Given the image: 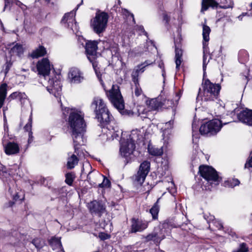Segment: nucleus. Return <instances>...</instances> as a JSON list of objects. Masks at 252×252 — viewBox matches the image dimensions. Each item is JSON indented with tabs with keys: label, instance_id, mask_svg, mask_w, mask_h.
<instances>
[{
	"label": "nucleus",
	"instance_id": "f257e3e1",
	"mask_svg": "<svg viewBox=\"0 0 252 252\" xmlns=\"http://www.w3.org/2000/svg\"><path fill=\"white\" fill-rule=\"evenodd\" d=\"M91 107L94 109L95 117L98 121L101 123L106 124V126L103 128L102 131L105 134L107 140H113L118 137L122 133V130L112 121L113 117L110 115L102 99L99 97H94Z\"/></svg>",
	"mask_w": 252,
	"mask_h": 252
},
{
	"label": "nucleus",
	"instance_id": "f03ea898",
	"mask_svg": "<svg viewBox=\"0 0 252 252\" xmlns=\"http://www.w3.org/2000/svg\"><path fill=\"white\" fill-rule=\"evenodd\" d=\"M84 117L82 111L75 109L70 110L67 122L68 131L73 139L75 152L78 156L79 146L83 145L86 141L84 137L86 126Z\"/></svg>",
	"mask_w": 252,
	"mask_h": 252
},
{
	"label": "nucleus",
	"instance_id": "7ed1b4c3",
	"mask_svg": "<svg viewBox=\"0 0 252 252\" xmlns=\"http://www.w3.org/2000/svg\"><path fill=\"white\" fill-rule=\"evenodd\" d=\"M221 86L219 84L213 83L209 79H203L201 87L199 88L196 99L211 101L216 100L219 95Z\"/></svg>",
	"mask_w": 252,
	"mask_h": 252
},
{
	"label": "nucleus",
	"instance_id": "20e7f679",
	"mask_svg": "<svg viewBox=\"0 0 252 252\" xmlns=\"http://www.w3.org/2000/svg\"><path fill=\"white\" fill-rule=\"evenodd\" d=\"M231 121L226 122L223 120L213 119L201 125L199 131L202 135L208 136L216 134L221 129L223 125H226Z\"/></svg>",
	"mask_w": 252,
	"mask_h": 252
},
{
	"label": "nucleus",
	"instance_id": "39448f33",
	"mask_svg": "<svg viewBox=\"0 0 252 252\" xmlns=\"http://www.w3.org/2000/svg\"><path fill=\"white\" fill-rule=\"evenodd\" d=\"M226 4L223 5H219V3L215 0H202L201 12L207 10L209 7L213 8H217L220 7V9L217 11V16L221 19L226 16L227 13L225 12L224 9L227 8H232L233 6V2L232 0H225Z\"/></svg>",
	"mask_w": 252,
	"mask_h": 252
},
{
	"label": "nucleus",
	"instance_id": "423d86ee",
	"mask_svg": "<svg viewBox=\"0 0 252 252\" xmlns=\"http://www.w3.org/2000/svg\"><path fill=\"white\" fill-rule=\"evenodd\" d=\"M108 20V15L106 13H96L91 24L94 31L98 34L104 32L107 27Z\"/></svg>",
	"mask_w": 252,
	"mask_h": 252
},
{
	"label": "nucleus",
	"instance_id": "0eeeda50",
	"mask_svg": "<svg viewBox=\"0 0 252 252\" xmlns=\"http://www.w3.org/2000/svg\"><path fill=\"white\" fill-rule=\"evenodd\" d=\"M152 63L149 61H146L144 63L137 66L136 68L132 72L131 74L132 80L135 84L134 94L138 96L142 93V89L140 87L138 80V76L139 74L143 73L146 66L151 64Z\"/></svg>",
	"mask_w": 252,
	"mask_h": 252
},
{
	"label": "nucleus",
	"instance_id": "6e6552de",
	"mask_svg": "<svg viewBox=\"0 0 252 252\" xmlns=\"http://www.w3.org/2000/svg\"><path fill=\"white\" fill-rule=\"evenodd\" d=\"M199 172L201 176L211 184H212L213 182L215 185L219 184L218 175L216 171L212 167L207 165H201L199 166Z\"/></svg>",
	"mask_w": 252,
	"mask_h": 252
},
{
	"label": "nucleus",
	"instance_id": "1a4fd4ad",
	"mask_svg": "<svg viewBox=\"0 0 252 252\" xmlns=\"http://www.w3.org/2000/svg\"><path fill=\"white\" fill-rule=\"evenodd\" d=\"M134 132H132L129 136V139L126 141H121L120 152L121 155L127 159L133 154L135 148Z\"/></svg>",
	"mask_w": 252,
	"mask_h": 252
},
{
	"label": "nucleus",
	"instance_id": "9d476101",
	"mask_svg": "<svg viewBox=\"0 0 252 252\" xmlns=\"http://www.w3.org/2000/svg\"><path fill=\"white\" fill-rule=\"evenodd\" d=\"M107 95L115 107L119 110L124 109V100L118 86L113 85Z\"/></svg>",
	"mask_w": 252,
	"mask_h": 252
},
{
	"label": "nucleus",
	"instance_id": "9b49d317",
	"mask_svg": "<svg viewBox=\"0 0 252 252\" xmlns=\"http://www.w3.org/2000/svg\"><path fill=\"white\" fill-rule=\"evenodd\" d=\"M59 78L60 76H58V78L56 76L52 79L49 78L48 80L49 86L47 87V89L50 94H52L57 98L58 102H60L61 101L62 85Z\"/></svg>",
	"mask_w": 252,
	"mask_h": 252
},
{
	"label": "nucleus",
	"instance_id": "f8f14e48",
	"mask_svg": "<svg viewBox=\"0 0 252 252\" xmlns=\"http://www.w3.org/2000/svg\"><path fill=\"white\" fill-rule=\"evenodd\" d=\"M168 226L167 223H164L158 228H155L154 231L149 234L146 237L147 241H153L155 243H159L165 238V234L167 233L166 227Z\"/></svg>",
	"mask_w": 252,
	"mask_h": 252
},
{
	"label": "nucleus",
	"instance_id": "ddd939ff",
	"mask_svg": "<svg viewBox=\"0 0 252 252\" xmlns=\"http://www.w3.org/2000/svg\"><path fill=\"white\" fill-rule=\"evenodd\" d=\"M150 168V163L149 161H144L140 165L139 169L137 174L133 177L135 183L141 185L144 182Z\"/></svg>",
	"mask_w": 252,
	"mask_h": 252
},
{
	"label": "nucleus",
	"instance_id": "4468645a",
	"mask_svg": "<svg viewBox=\"0 0 252 252\" xmlns=\"http://www.w3.org/2000/svg\"><path fill=\"white\" fill-rule=\"evenodd\" d=\"M75 13L71 11L65 14L62 20L61 23L65 27L70 29L73 32H77L78 27L75 20Z\"/></svg>",
	"mask_w": 252,
	"mask_h": 252
},
{
	"label": "nucleus",
	"instance_id": "2eb2a0df",
	"mask_svg": "<svg viewBox=\"0 0 252 252\" xmlns=\"http://www.w3.org/2000/svg\"><path fill=\"white\" fill-rule=\"evenodd\" d=\"M97 45V42L96 41H89L86 43L85 49L87 58L93 64L96 58Z\"/></svg>",
	"mask_w": 252,
	"mask_h": 252
},
{
	"label": "nucleus",
	"instance_id": "dca6fc26",
	"mask_svg": "<svg viewBox=\"0 0 252 252\" xmlns=\"http://www.w3.org/2000/svg\"><path fill=\"white\" fill-rule=\"evenodd\" d=\"M36 67L38 74L46 77L49 75L53 65L50 63L48 59L43 58L38 61Z\"/></svg>",
	"mask_w": 252,
	"mask_h": 252
},
{
	"label": "nucleus",
	"instance_id": "f3484780",
	"mask_svg": "<svg viewBox=\"0 0 252 252\" xmlns=\"http://www.w3.org/2000/svg\"><path fill=\"white\" fill-rule=\"evenodd\" d=\"M88 207L92 214L100 217L105 212V206L101 202L96 200L91 201L88 204Z\"/></svg>",
	"mask_w": 252,
	"mask_h": 252
},
{
	"label": "nucleus",
	"instance_id": "a211bd4d",
	"mask_svg": "<svg viewBox=\"0 0 252 252\" xmlns=\"http://www.w3.org/2000/svg\"><path fill=\"white\" fill-rule=\"evenodd\" d=\"M148 221L133 218L131 220L130 231L132 233L141 232L145 229L148 227Z\"/></svg>",
	"mask_w": 252,
	"mask_h": 252
},
{
	"label": "nucleus",
	"instance_id": "6ab92c4d",
	"mask_svg": "<svg viewBox=\"0 0 252 252\" xmlns=\"http://www.w3.org/2000/svg\"><path fill=\"white\" fill-rule=\"evenodd\" d=\"M238 119L243 123L252 126V110L246 109L238 115Z\"/></svg>",
	"mask_w": 252,
	"mask_h": 252
},
{
	"label": "nucleus",
	"instance_id": "aec40b11",
	"mask_svg": "<svg viewBox=\"0 0 252 252\" xmlns=\"http://www.w3.org/2000/svg\"><path fill=\"white\" fill-rule=\"evenodd\" d=\"M68 77L73 83H79L84 79L82 73L77 68H72L70 69Z\"/></svg>",
	"mask_w": 252,
	"mask_h": 252
},
{
	"label": "nucleus",
	"instance_id": "412c9836",
	"mask_svg": "<svg viewBox=\"0 0 252 252\" xmlns=\"http://www.w3.org/2000/svg\"><path fill=\"white\" fill-rule=\"evenodd\" d=\"M4 148L5 153L7 155L17 154L20 151L18 144L14 142H8L4 146Z\"/></svg>",
	"mask_w": 252,
	"mask_h": 252
},
{
	"label": "nucleus",
	"instance_id": "4be33fe9",
	"mask_svg": "<svg viewBox=\"0 0 252 252\" xmlns=\"http://www.w3.org/2000/svg\"><path fill=\"white\" fill-rule=\"evenodd\" d=\"M49 243L53 251L57 252H64L60 237H53L50 240Z\"/></svg>",
	"mask_w": 252,
	"mask_h": 252
},
{
	"label": "nucleus",
	"instance_id": "5701e85b",
	"mask_svg": "<svg viewBox=\"0 0 252 252\" xmlns=\"http://www.w3.org/2000/svg\"><path fill=\"white\" fill-rule=\"evenodd\" d=\"M46 50L43 46H39L33 50L29 55L32 59H36L44 56L46 54Z\"/></svg>",
	"mask_w": 252,
	"mask_h": 252
},
{
	"label": "nucleus",
	"instance_id": "b1692460",
	"mask_svg": "<svg viewBox=\"0 0 252 252\" xmlns=\"http://www.w3.org/2000/svg\"><path fill=\"white\" fill-rule=\"evenodd\" d=\"M8 98L10 99H17L21 102L22 104L25 103L27 101L26 94L24 93L21 92L13 93L9 95Z\"/></svg>",
	"mask_w": 252,
	"mask_h": 252
},
{
	"label": "nucleus",
	"instance_id": "393cba45",
	"mask_svg": "<svg viewBox=\"0 0 252 252\" xmlns=\"http://www.w3.org/2000/svg\"><path fill=\"white\" fill-rule=\"evenodd\" d=\"M7 85L5 83L2 84L0 86V108H1L4 102L7 92Z\"/></svg>",
	"mask_w": 252,
	"mask_h": 252
},
{
	"label": "nucleus",
	"instance_id": "a878e982",
	"mask_svg": "<svg viewBox=\"0 0 252 252\" xmlns=\"http://www.w3.org/2000/svg\"><path fill=\"white\" fill-rule=\"evenodd\" d=\"M24 53V49L21 45L16 44L10 50L11 56L21 57Z\"/></svg>",
	"mask_w": 252,
	"mask_h": 252
},
{
	"label": "nucleus",
	"instance_id": "bb28decb",
	"mask_svg": "<svg viewBox=\"0 0 252 252\" xmlns=\"http://www.w3.org/2000/svg\"><path fill=\"white\" fill-rule=\"evenodd\" d=\"M181 94L180 93L177 94L176 95L175 101H173L172 99H170L169 98L167 99L163 100L162 101L160 102L161 104L162 105H165L167 107H172V106H174L177 104L178 101L180 98Z\"/></svg>",
	"mask_w": 252,
	"mask_h": 252
},
{
	"label": "nucleus",
	"instance_id": "cd10ccee",
	"mask_svg": "<svg viewBox=\"0 0 252 252\" xmlns=\"http://www.w3.org/2000/svg\"><path fill=\"white\" fill-rule=\"evenodd\" d=\"M79 159L75 155H71L67 158V167L68 169H72L78 164Z\"/></svg>",
	"mask_w": 252,
	"mask_h": 252
},
{
	"label": "nucleus",
	"instance_id": "c85d7f7f",
	"mask_svg": "<svg viewBox=\"0 0 252 252\" xmlns=\"http://www.w3.org/2000/svg\"><path fill=\"white\" fill-rule=\"evenodd\" d=\"M173 121H170L164 124V126L161 127V129L162 130L163 132V139H165L166 136V135H168L170 131V129H171L173 127Z\"/></svg>",
	"mask_w": 252,
	"mask_h": 252
},
{
	"label": "nucleus",
	"instance_id": "c756f323",
	"mask_svg": "<svg viewBox=\"0 0 252 252\" xmlns=\"http://www.w3.org/2000/svg\"><path fill=\"white\" fill-rule=\"evenodd\" d=\"M183 55V51L182 49L176 48H175V63L176 67L179 69L182 63V57Z\"/></svg>",
	"mask_w": 252,
	"mask_h": 252
},
{
	"label": "nucleus",
	"instance_id": "7c9ffc66",
	"mask_svg": "<svg viewBox=\"0 0 252 252\" xmlns=\"http://www.w3.org/2000/svg\"><path fill=\"white\" fill-rule=\"evenodd\" d=\"M211 32L210 28L206 26V25H203V40L205 42L203 43L204 47L206 46V42L209 41L210 38H209V34Z\"/></svg>",
	"mask_w": 252,
	"mask_h": 252
},
{
	"label": "nucleus",
	"instance_id": "2f4dec72",
	"mask_svg": "<svg viewBox=\"0 0 252 252\" xmlns=\"http://www.w3.org/2000/svg\"><path fill=\"white\" fill-rule=\"evenodd\" d=\"M148 152L150 154L155 156H161L163 153L162 148H158L155 147H149L148 148Z\"/></svg>",
	"mask_w": 252,
	"mask_h": 252
},
{
	"label": "nucleus",
	"instance_id": "473e14b6",
	"mask_svg": "<svg viewBox=\"0 0 252 252\" xmlns=\"http://www.w3.org/2000/svg\"><path fill=\"white\" fill-rule=\"evenodd\" d=\"M123 14L126 19L127 22H130L129 24H134L135 23L133 14L130 13L128 10L124 9L123 10Z\"/></svg>",
	"mask_w": 252,
	"mask_h": 252
},
{
	"label": "nucleus",
	"instance_id": "72a5a7b5",
	"mask_svg": "<svg viewBox=\"0 0 252 252\" xmlns=\"http://www.w3.org/2000/svg\"><path fill=\"white\" fill-rule=\"evenodd\" d=\"M95 176L101 178H102L103 179V182L101 184H99V187H100V188L109 187L110 186V181L108 179H107L105 177H104V176L102 175L101 174H100L97 172L95 173Z\"/></svg>",
	"mask_w": 252,
	"mask_h": 252
},
{
	"label": "nucleus",
	"instance_id": "f704fd0d",
	"mask_svg": "<svg viewBox=\"0 0 252 252\" xmlns=\"http://www.w3.org/2000/svg\"><path fill=\"white\" fill-rule=\"evenodd\" d=\"M147 105H149L150 109L156 110L160 106V103L157 99H152L147 102Z\"/></svg>",
	"mask_w": 252,
	"mask_h": 252
},
{
	"label": "nucleus",
	"instance_id": "c9c22d12",
	"mask_svg": "<svg viewBox=\"0 0 252 252\" xmlns=\"http://www.w3.org/2000/svg\"><path fill=\"white\" fill-rule=\"evenodd\" d=\"M32 124V115H31V116L29 119L28 123L24 126L25 130L26 131L29 132V142L31 140H32V138L33 137L32 136V133L31 132Z\"/></svg>",
	"mask_w": 252,
	"mask_h": 252
},
{
	"label": "nucleus",
	"instance_id": "e433bc0d",
	"mask_svg": "<svg viewBox=\"0 0 252 252\" xmlns=\"http://www.w3.org/2000/svg\"><path fill=\"white\" fill-rule=\"evenodd\" d=\"M149 110H147L144 106L139 105L137 107V112L138 116H141L142 118H145L147 117V113Z\"/></svg>",
	"mask_w": 252,
	"mask_h": 252
},
{
	"label": "nucleus",
	"instance_id": "4c0bfd02",
	"mask_svg": "<svg viewBox=\"0 0 252 252\" xmlns=\"http://www.w3.org/2000/svg\"><path fill=\"white\" fill-rule=\"evenodd\" d=\"M249 58V55L247 52L245 50H241L238 54V59L239 62L244 63L246 62Z\"/></svg>",
	"mask_w": 252,
	"mask_h": 252
},
{
	"label": "nucleus",
	"instance_id": "58836bf2",
	"mask_svg": "<svg viewBox=\"0 0 252 252\" xmlns=\"http://www.w3.org/2000/svg\"><path fill=\"white\" fill-rule=\"evenodd\" d=\"M32 243L38 250L44 246L45 241L40 238H35L33 240Z\"/></svg>",
	"mask_w": 252,
	"mask_h": 252
},
{
	"label": "nucleus",
	"instance_id": "ea45409f",
	"mask_svg": "<svg viewBox=\"0 0 252 252\" xmlns=\"http://www.w3.org/2000/svg\"><path fill=\"white\" fill-rule=\"evenodd\" d=\"M158 211L159 208L156 203L150 210V212L151 214L153 219L155 220L158 218Z\"/></svg>",
	"mask_w": 252,
	"mask_h": 252
},
{
	"label": "nucleus",
	"instance_id": "a19ab883",
	"mask_svg": "<svg viewBox=\"0 0 252 252\" xmlns=\"http://www.w3.org/2000/svg\"><path fill=\"white\" fill-rule=\"evenodd\" d=\"M74 178L75 176L74 174L71 173H68L65 175V182L67 185L71 186Z\"/></svg>",
	"mask_w": 252,
	"mask_h": 252
},
{
	"label": "nucleus",
	"instance_id": "79ce46f5",
	"mask_svg": "<svg viewBox=\"0 0 252 252\" xmlns=\"http://www.w3.org/2000/svg\"><path fill=\"white\" fill-rule=\"evenodd\" d=\"M17 238H16L15 237L12 236L10 238V240L11 241V243L13 245H16L17 244L19 243V242L21 240H19V238L21 239L23 237L19 233H17Z\"/></svg>",
	"mask_w": 252,
	"mask_h": 252
},
{
	"label": "nucleus",
	"instance_id": "37998d69",
	"mask_svg": "<svg viewBox=\"0 0 252 252\" xmlns=\"http://www.w3.org/2000/svg\"><path fill=\"white\" fill-rule=\"evenodd\" d=\"M249 249L246 243H243L239 246V249L236 252H248Z\"/></svg>",
	"mask_w": 252,
	"mask_h": 252
},
{
	"label": "nucleus",
	"instance_id": "c03bdc74",
	"mask_svg": "<svg viewBox=\"0 0 252 252\" xmlns=\"http://www.w3.org/2000/svg\"><path fill=\"white\" fill-rule=\"evenodd\" d=\"M240 184V182L238 179H232L227 182V185L228 187L233 188L235 186L238 185Z\"/></svg>",
	"mask_w": 252,
	"mask_h": 252
},
{
	"label": "nucleus",
	"instance_id": "a18cd8bd",
	"mask_svg": "<svg viewBox=\"0 0 252 252\" xmlns=\"http://www.w3.org/2000/svg\"><path fill=\"white\" fill-rule=\"evenodd\" d=\"M208 57V55H207L206 54H204V55H203V71H204V75L205 74V70H206V69L207 64H208V63L209 62V59H208L207 61Z\"/></svg>",
	"mask_w": 252,
	"mask_h": 252
},
{
	"label": "nucleus",
	"instance_id": "49530a36",
	"mask_svg": "<svg viewBox=\"0 0 252 252\" xmlns=\"http://www.w3.org/2000/svg\"><path fill=\"white\" fill-rule=\"evenodd\" d=\"M135 30L136 31L139 32V34H141L142 33H143L144 35L147 36V33L146 32L144 29V28L142 26H136L135 27Z\"/></svg>",
	"mask_w": 252,
	"mask_h": 252
},
{
	"label": "nucleus",
	"instance_id": "de8ad7c7",
	"mask_svg": "<svg viewBox=\"0 0 252 252\" xmlns=\"http://www.w3.org/2000/svg\"><path fill=\"white\" fill-rule=\"evenodd\" d=\"M204 218L206 220L208 223H213L215 220V219L214 216L209 215V216H207V215H204Z\"/></svg>",
	"mask_w": 252,
	"mask_h": 252
},
{
	"label": "nucleus",
	"instance_id": "09e8293b",
	"mask_svg": "<svg viewBox=\"0 0 252 252\" xmlns=\"http://www.w3.org/2000/svg\"><path fill=\"white\" fill-rule=\"evenodd\" d=\"M112 56H117V53L118 51V48L117 46H115L111 48L110 50Z\"/></svg>",
	"mask_w": 252,
	"mask_h": 252
},
{
	"label": "nucleus",
	"instance_id": "8fccbe9b",
	"mask_svg": "<svg viewBox=\"0 0 252 252\" xmlns=\"http://www.w3.org/2000/svg\"><path fill=\"white\" fill-rule=\"evenodd\" d=\"M212 224L216 226L218 228V229H220L223 227L222 223L217 220H216Z\"/></svg>",
	"mask_w": 252,
	"mask_h": 252
},
{
	"label": "nucleus",
	"instance_id": "3c124183",
	"mask_svg": "<svg viewBox=\"0 0 252 252\" xmlns=\"http://www.w3.org/2000/svg\"><path fill=\"white\" fill-rule=\"evenodd\" d=\"M245 168H250L252 167V157L251 158L249 159L248 161H247L245 165Z\"/></svg>",
	"mask_w": 252,
	"mask_h": 252
},
{
	"label": "nucleus",
	"instance_id": "603ef678",
	"mask_svg": "<svg viewBox=\"0 0 252 252\" xmlns=\"http://www.w3.org/2000/svg\"><path fill=\"white\" fill-rule=\"evenodd\" d=\"M192 137L194 138L195 137V132L197 131V128L194 126V124H192Z\"/></svg>",
	"mask_w": 252,
	"mask_h": 252
},
{
	"label": "nucleus",
	"instance_id": "864d4df0",
	"mask_svg": "<svg viewBox=\"0 0 252 252\" xmlns=\"http://www.w3.org/2000/svg\"><path fill=\"white\" fill-rule=\"evenodd\" d=\"M14 0H5V5H4V8L3 10L5 9V8L8 6L10 2H12Z\"/></svg>",
	"mask_w": 252,
	"mask_h": 252
},
{
	"label": "nucleus",
	"instance_id": "5fc2aeb1",
	"mask_svg": "<svg viewBox=\"0 0 252 252\" xmlns=\"http://www.w3.org/2000/svg\"><path fill=\"white\" fill-rule=\"evenodd\" d=\"M13 199H14V200H15V201H17V200H18V199H21L20 198V195H19V194H18V193H16V194H15V195H14V197H13Z\"/></svg>",
	"mask_w": 252,
	"mask_h": 252
},
{
	"label": "nucleus",
	"instance_id": "6e6d98bb",
	"mask_svg": "<svg viewBox=\"0 0 252 252\" xmlns=\"http://www.w3.org/2000/svg\"><path fill=\"white\" fill-rule=\"evenodd\" d=\"M96 75H97V78L99 79V81L100 82L101 85H103V81H102V79L101 78L100 76L97 73H96Z\"/></svg>",
	"mask_w": 252,
	"mask_h": 252
},
{
	"label": "nucleus",
	"instance_id": "4d7b16f0",
	"mask_svg": "<svg viewBox=\"0 0 252 252\" xmlns=\"http://www.w3.org/2000/svg\"><path fill=\"white\" fill-rule=\"evenodd\" d=\"M91 172H90V173H89V174L88 175L87 179H88V180H89V181H91Z\"/></svg>",
	"mask_w": 252,
	"mask_h": 252
},
{
	"label": "nucleus",
	"instance_id": "13d9d810",
	"mask_svg": "<svg viewBox=\"0 0 252 252\" xmlns=\"http://www.w3.org/2000/svg\"><path fill=\"white\" fill-rule=\"evenodd\" d=\"M243 79L245 80V81H246V82H248V76L247 75H244Z\"/></svg>",
	"mask_w": 252,
	"mask_h": 252
},
{
	"label": "nucleus",
	"instance_id": "bf43d9fd",
	"mask_svg": "<svg viewBox=\"0 0 252 252\" xmlns=\"http://www.w3.org/2000/svg\"><path fill=\"white\" fill-rule=\"evenodd\" d=\"M6 110V109L5 108H4L3 109V117H4V119H5V111Z\"/></svg>",
	"mask_w": 252,
	"mask_h": 252
},
{
	"label": "nucleus",
	"instance_id": "052dcab7",
	"mask_svg": "<svg viewBox=\"0 0 252 252\" xmlns=\"http://www.w3.org/2000/svg\"><path fill=\"white\" fill-rule=\"evenodd\" d=\"M245 15L244 14H243L242 15H240L238 17V18L240 20H242V16H244Z\"/></svg>",
	"mask_w": 252,
	"mask_h": 252
},
{
	"label": "nucleus",
	"instance_id": "680f3d73",
	"mask_svg": "<svg viewBox=\"0 0 252 252\" xmlns=\"http://www.w3.org/2000/svg\"><path fill=\"white\" fill-rule=\"evenodd\" d=\"M164 74H165V71H164V70H162V76H163V77L164 76Z\"/></svg>",
	"mask_w": 252,
	"mask_h": 252
},
{
	"label": "nucleus",
	"instance_id": "e2e57ef3",
	"mask_svg": "<svg viewBox=\"0 0 252 252\" xmlns=\"http://www.w3.org/2000/svg\"><path fill=\"white\" fill-rule=\"evenodd\" d=\"M251 220H252V214L251 215Z\"/></svg>",
	"mask_w": 252,
	"mask_h": 252
},
{
	"label": "nucleus",
	"instance_id": "0e129e2a",
	"mask_svg": "<svg viewBox=\"0 0 252 252\" xmlns=\"http://www.w3.org/2000/svg\"><path fill=\"white\" fill-rule=\"evenodd\" d=\"M251 6H252V3H251Z\"/></svg>",
	"mask_w": 252,
	"mask_h": 252
}]
</instances>
